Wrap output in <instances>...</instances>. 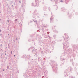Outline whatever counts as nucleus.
Here are the masks:
<instances>
[{"mask_svg":"<svg viewBox=\"0 0 78 78\" xmlns=\"http://www.w3.org/2000/svg\"><path fill=\"white\" fill-rule=\"evenodd\" d=\"M37 10H35V11H34V13H36V11H37Z\"/></svg>","mask_w":78,"mask_h":78,"instance_id":"obj_35","label":"nucleus"},{"mask_svg":"<svg viewBox=\"0 0 78 78\" xmlns=\"http://www.w3.org/2000/svg\"><path fill=\"white\" fill-rule=\"evenodd\" d=\"M44 53V51H41V54H43Z\"/></svg>","mask_w":78,"mask_h":78,"instance_id":"obj_29","label":"nucleus"},{"mask_svg":"<svg viewBox=\"0 0 78 78\" xmlns=\"http://www.w3.org/2000/svg\"><path fill=\"white\" fill-rule=\"evenodd\" d=\"M60 2H61V3H62V2H63V1L61 0L60 1Z\"/></svg>","mask_w":78,"mask_h":78,"instance_id":"obj_39","label":"nucleus"},{"mask_svg":"<svg viewBox=\"0 0 78 78\" xmlns=\"http://www.w3.org/2000/svg\"><path fill=\"white\" fill-rule=\"evenodd\" d=\"M14 57H15V56H16V55H14Z\"/></svg>","mask_w":78,"mask_h":78,"instance_id":"obj_53","label":"nucleus"},{"mask_svg":"<svg viewBox=\"0 0 78 78\" xmlns=\"http://www.w3.org/2000/svg\"><path fill=\"white\" fill-rule=\"evenodd\" d=\"M48 37L49 38V41H50V42H51V41H52V38L50 36H48Z\"/></svg>","mask_w":78,"mask_h":78,"instance_id":"obj_16","label":"nucleus"},{"mask_svg":"<svg viewBox=\"0 0 78 78\" xmlns=\"http://www.w3.org/2000/svg\"><path fill=\"white\" fill-rule=\"evenodd\" d=\"M17 19H15V22H17Z\"/></svg>","mask_w":78,"mask_h":78,"instance_id":"obj_40","label":"nucleus"},{"mask_svg":"<svg viewBox=\"0 0 78 78\" xmlns=\"http://www.w3.org/2000/svg\"><path fill=\"white\" fill-rule=\"evenodd\" d=\"M75 78V77H73V78Z\"/></svg>","mask_w":78,"mask_h":78,"instance_id":"obj_64","label":"nucleus"},{"mask_svg":"<svg viewBox=\"0 0 78 78\" xmlns=\"http://www.w3.org/2000/svg\"><path fill=\"white\" fill-rule=\"evenodd\" d=\"M5 56H6V53H5Z\"/></svg>","mask_w":78,"mask_h":78,"instance_id":"obj_54","label":"nucleus"},{"mask_svg":"<svg viewBox=\"0 0 78 78\" xmlns=\"http://www.w3.org/2000/svg\"><path fill=\"white\" fill-rule=\"evenodd\" d=\"M17 38L18 39V40H19V39H20V37H18Z\"/></svg>","mask_w":78,"mask_h":78,"instance_id":"obj_38","label":"nucleus"},{"mask_svg":"<svg viewBox=\"0 0 78 78\" xmlns=\"http://www.w3.org/2000/svg\"><path fill=\"white\" fill-rule=\"evenodd\" d=\"M29 24H30V23H28V25H29Z\"/></svg>","mask_w":78,"mask_h":78,"instance_id":"obj_59","label":"nucleus"},{"mask_svg":"<svg viewBox=\"0 0 78 78\" xmlns=\"http://www.w3.org/2000/svg\"><path fill=\"white\" fill-rule=\"evenodd\" d=\"M18 38H16V40H17H17H18Z\"/></svg>","mask_w":78,"mask_h":78,"instance_id":"obj_52","label":"nucleus"},{"mask_svg":"<svg viewBox=\"0 0 78 78\" xmlns=\"http://www.w3.org/2000/svg\"><path fill=\"white\" fill-rule=\"evenodd\" d=\"M32 6H34V7H35V6H36V5H34V3H32Z\"/></svg>","mask_w":78,"mask_h":78,"instance_id":"obj_27","label":"nucleus"},{"mask_svg":"<svg viewBox=\"0 0 78 78\" xmlns=\"http://www.w3.org/2000/svg\"><path fill=\"white\" fill-rule=\"evenodd\" d=\"M2 78V75L1 74H0V78Z\"/></svg>","mask_w":78,"mask_h":78,"instance_id":"obj_42","label":"nucleus"},{"mask_svg":"<svg viewBox=\"0 0 78 78\" xmlns=\"http://www.w3.org/2000/svg\"><path fill=\"white\" fill-rule=\"evenodd\" d=\"M28 42H31V40L30 39H29L28 40Z\"/></svg>","mask_w":78,"mask_h":78,"instance_id":"obj_30","label":"nucleus"},{"mask_svg":"<svg viewBox=\"0 0 78 78\" xmlns=\"http://www.w3.org/2000/svg\"><path fill=\"white\" fill-rule=\"evenodd\" d=\"M37 31V32L38 31L39 32H40V31L39 30H38Z\"/></svg>","mask_w":78,"mask_h":78,"instance_id":"obj_48","label":"nucleus"},{"mask_svg":"<svg viewBox=\"0 0 78 78\" xmlns=\"http://www.w3.org/2000/svg\"><path fill=\"white\" fill-rule=\"evenodd\" d=\"M64 35L65 36V38H64V36H63V37L64 38V40H65V42L63 44L64 49L65 48V47L67 48L69 46V41L68 39H69V36L66 33L64 34Z\"/></svg>","mask_w":78,"mask_h":78,"instance_id":"obj_2","label":"nucleus"},{"mask_svg":"<svg viewBox=\"0 0 78 78\" xmlns=\"http://www.w3.org/2000/svg\"><path fill=\"white\" fill-rule=\"evenodd\" d=\"M1 31H2V30H0V32H1Z\"/></svg>","mask_w":78,"mask_h":78,"instance_id":"obj_56","label":"nucleus"},{"mask_svg":"<svg viewBox=\"0 0 78 78\" xmlns=\"http://www.w3.org/2000/svg\"><path fill=\"white\" fill-rule=\"evenodd\" d=\"M17 28V26L16 25H15L14 26V28Z\"/></svg>","mask_w":78,"mask_h":78,"instance_id":"obj_31","label":"nucleus"},{"mask_svg":"<svg viewBox=\"0 0 78 78\" xmlns=\"http://www.w3.org/2000/svg\"><path fill=\"white\" fill-rule=\"evenodd\" d=\"M42 1H43V2H44V0H41Z\"/></svg>","mask_w":78,"mask_h":78,"instance_id":"obj_55","label":"nucleus"},{"mask_svg":"<svg viewBox=\"0 0 78 78\" xmlns=\"http://www.w3.org/2000/svg\"><path fill=\"white\" fill-rule=\"evenodd\" d=\"M44 76H43L41 78H44Z\"/></svg>","mask_w":78,"mask_h":78,"instance_id":"obj_57","label":"nucleus"},{"mask_svg":"<svg viewBox=\"0 0 78 78\" xmlns=\"http://www.w3.org/2000/svg\"><path fill=\"white\" fill-rule=\"evenodd\" d=\"M50 42L49 41V40L48 39H45L42 42L43 43H44V44L46 45V47H47V48H48L50 47Z\"/></svg>","mask_w":78,"mask_h":78,"instance_id":"obj_6","label":"nucleus"},{"mask_svg":"<svg viewBox=\"0 0 78 78\" xmlns=\"http://www.w3.org/2000/svg\"><path fill=\"white\" fill-rule=\"evenodd\" d=\"M33 22L37 23V20H34V19L32 21H30L31 23V22Z\"/></svg>","mask_w":78,"mask_h":78,"instance_id":"obj_18","label":"nucleus"},{"mask_svg":"<svg viewBox=\"0 0 78 78\" xmlns=\"http://www.w3.org/2000/svg\"><path fill=\"white\" fill-rule=\"evenodd\" d=\"M12 51H11V54H12Z\"/></svg>","mask_w":78,"mask_h":78,"instance_id":"obj_51","label":"nucleus"},{"mask_svg":"<svg viewBox=\"0 0 78 78\" xmlns=\"http://www.w3.org/2000/svg\"><path fill=\"white\" fill-rule=\"evenodd\" d=\"M62 10L63 12H65V8H62Z\"/></svg>","mask_w":78,"mask_h":78,"instance_id":"obj_21","label":"nucleus"},{"mask_svg":"<svg viewBox=\"0 0 78 78\" xmlns=\"http://www.w3.org/2000/svg\"><path fill=\"white\" fill-rule=\"evenodd\" d=\"M69 72H70V71L69 70H68V69H66V70H65L64 72V75L65 77H66V76H68L67 74L68 73H69Z\"/></svg>","mask_w":78,"mask_h":78,"instance_id":"obj_9","label":"nucleus"},{"mask_svg":"<svg viewBox=\"0 0 78 78\" xmlns=\"http://www.w3.org/2000/svg\"><path fill=\"white\" fill-rule=\"evenodd\" d=\"M48 37L49 38V41H50V42H51V41H52V38L50 36H48Z\"/></svg>","mask_w":78,"mask_h":78,"instance_id":"obj_15","label":"nucleus"},{"mask_svg":"<svg viewBox=\"0 0 78 78\" xmlns=\"http://www.w3.org/2000/svg\"><path fill=\"white\" fill-rule=\"evenodd\" d=\"M25 56H26V55H23L22 56V57L23 58H25Z\"/></svg>","mask_w":78,"mask_h":78,"instance_id":"obj_28","label":"nucleus"},{"mask_svg":"<svg viewBox=\"0 0 78 78\" xmlns=\"http://www.w3.org/2000/svg\"><path fill=\"white\" fill-rule=\"evenodd\" d=\"M31 56V55H29V57H28V56H27L25 58L26 60H29L30 61V62L28 63L29 66H30L32 69H34V72L38 71V70H41V67L39 66H36V64H38V63L37 62H35L34 61L33 59L30 58Z\"/></svg>","mask_w":78,"mask_h":78,"instance_id":"obj_1","label":"nucleus"},{"mask_svg":"<svg viewBox=\"0 0 78 78\" xmlns=\"http://www.w3.org/2000/svg\"><path fill=\"white\" fill-rule=\"evenodd\" d=\"M50 65L52 66V68L53 69V70L55 73L57 72V70H58V68L56 67V64L55 63V62L54 61L52 60L50 61Z\"/></svg>","mask_w":78,"mask_h":78,"instance_id":"obj_4","label":"nucleus"},{"mask_svg":"<svg viewBox=\"0 0 78 78\" xmlns=\"http://www.w3.org/2000/svg\"><path fill=\"white\" fill-rule=\"evenodd\" d=\"M0 47H2V44H1Z\"/></svg>","mask_w":78,"mask_h":78,"instance_id":"obj_44","label":"nucleus"},{"mask_svg":"<svg viewBox=\"0 0 78 78\" xmlns=\"http://www.w3.org/2000/svg\"><path fill=\"white\" fill-rule=\"evenodd\" d=\"M22 10H23V12H25V9H22Z\"/></svg>","mask_w":78,"mask_h":78,"instance_id":"obj_36","label":"nucleus"},{"mask_svg":"<svg viewBox=\"0 0 78 78\" xmlns=\"http://www.w3.org/2000/svg\"><path fill=\"white\" fill-rule=\"evenodd\" d=\"M53 37H54V39H56V35H54Z\"/></svg>","mask_w":78,"mask_h":78,"instance_id":"obj_24","label":"nucleus"},{"mask_svg":"<svg viewBox=\"0 0 78 78\" xmlns=\"http://www.w3.org/2000/svg\"><path fill=\"white\" fill-rule=\"evenodd\" d=\"M47 34H49V32H47Z\"/></svg>","mask_w":78,"mask_h":78,"instance_id":"obj_47","label":"nucleus"},{"mask_svg":"<svg viewBox=\"0 0 78 78\" xmlns=\"http://www.w3.org/2000/svg\"><path fill=\"white\" fill-rule=\"evenodd\" d=\"M63 64H64V63H62L60 65V66H62V65Z\"/></svg>","mask_w":78,"mask_h":78,"instance_id":"obj_43","label":"nucleus"},{"mask_svg":"<svg viewBox=\"0 0 78 78\" xmlns=\"http://www.w3.org/2000/svg\"><path fill=\"white\" fill-rule=\"evenodd\" d=\"M11 3H14V1H11Z\"/></svg>","mask_w":78,"mask_h":78,"instance_id":"obj_37","label":"nucleus"},{"mask_svg":"<svg viewBox=\"0 0 78 78\" xmlns=\"http://www.w3.org/2000/svg\"><path fill=\"white\" fill-rule=\"evenodd\" d=\"M45 78H48V77H47V75H45Z\"/></svg>","mask_w":78,"mask_h":78,"instance_id":"obj_33","label":"nucleus"},{"mask_svg":"<svg viewBox=\"0 0 78 78\" xmlns=\"http://www.w3.org/2000/svg\"><path fill=\"white\" fill-rule=\"evenodd\" d=\"M68 70H69V71H72V68L71 67H69L68 68Z\"/></svg>","mask_w":78,"mask_h":78,"instance_id":"obj_17","label":"nucleus"},{"mask_svg":"<svg viewBox=\"0 0 78 78\" xmlns=\"http://www.w3.org/2000/svg\"><path fill=\"white\" fill-rule=\"evenodd\" d=\"M44 60H42L41 62V66H44V65H45V58H44L43 59Z\"/></svg>","mask_w":78,"mask_h":78,"instance_id":"obj_11","label":"nucleus"},{"mask_svg":"<svg viewBox=\"0 0 78 78\" xmlns=\"http://www.w3.org/2000/svg\"><path fill=\"white\" fill-rule=\"evenodd\" d=\"M19 2L20 3H21V1H19Z\"/></svg>","mask_w":78,"mask_h":78,"instance_id":"obj_49","label":"nucleus"},{"mask_svg":"<svg viewBox=\"0 0 78 78\" xmlns=\"http://www.w3.org/2000/svg\"><path fill=\"white\" fill-rule=\"evenodd\" d=\"M7 22H8V23L9 22V20H7Z\"/></svg>","mask_w":78,"mask_h":78,"instance_id":"obj_50","label":"nucleus"},{"mask_svg":"<svg viewBox=\"0 0 78 78\" xmlns=\"http://www.w3.org/2000/svg\"><path fill=\"white\" fill-rule=\"evenodd\" d=\"M51 1V2H52V0H50Z\"/></svg>","mask_w":78,"mask_h":78,"instance_id":"obj_63","label":"nucleus"},{"mask_svg":"<svg viewBox=\"0 0 78 78\" xmlns=\"http://www.w3.org/2000/svg\"><path fill=\"white\" fill-rule=\"evenodd\" d=\"M7 69H9V66H7Z\"/></svg>","mask_w":78,"mask_h":78,"instance_id":"obj_46","label":"nucleus"},{"mask_svg":"<svg viewBox=\"0 0 78 78\" xmlns=\"http://www.w3.org/2000/svg\"><path fill=\"white\" fill-rule=\"evenodd\" d=\"M37 28H39V29L40 30H41L43 32V33L44 32V30L46 31L48 30V29L47 28V27L46 26H44V25L42 24L40 25L39 24H37Z\"/></svg>","mask_w":78,"mask_h":78,"instance_id":"obj_5","label":"nucleus"},{"mask_svg":"<svg viewBox=\"0 0 78 78\" xmlns=\"http://www.w3.org/2000/svg\"><path fill=\"white\" fill-rule=\"evenodd\" d=\"M70 77H71V78H73V76L71 75L70 76H69V78H70Z\"/></svg>","mask_w":78,"mask_h":78,"instance_id":"obj_32","label":"nucleus"},{"mask_svg":"<svg viewBox=\"0 0 78 78\" xmlns=\"http://www.w3.org/2000/svg\"><path fill=\"white\" fill-rule=\"evenodd\" d=\"M30 35L31 37H32V41H34V38L37 40V37L38 39V41L40 42V43H41L42 37H41V36H39V34H37L36 35H34V34H30Z\"/></svg>","mask_w":78,"mask_h":78,"instance_id":"obj_3","label":"nucleus"},{"mask_svg":"<svg viewBox=\"0 0 78 78\" xmlns=\"http://www.w3.org/2000/svg\"><path fill=\"white\" fill-rule=\"evenodd\" d=\"M62 56H60V58H61V61H63V60H64V61L65 60V59H62Z\"/></svg>","mask_w":78,"mask_h":78,"instance_id":"obj_25","label":"nucleus"},{"mask_svg":"<svg viewBox=\"0 0 78 78\" xmlns=\"http://www.w3.org/2000/svg\"><path fill=\"white\" fill-rule=\"evenodd\" d=\"M47 7H44V8L43 10H44V11H46V9H47Z\"/></svg>","mask_w":78,"mask_h":78,"instance_id":"obj_23","label":"nucleus"},{"mask_svg":"<svg viewBox=\"0 0 78 78\" xmlns=\"http://www.w3.org/2000/svg\"><path fill=\"white\" fill-rule=\"evenodd\" d=\"M69 2V0H65V2L66 4H67V2Z\"/></svg>","mask_w":78,"mask_h":78,"instance_id":"obj_26","label":"nucleus"},{"mask_svg":"<svg viewBox=\"0 0 78 78\" xmlns=\"http://www.w3.org/2000/svg\"><path fill=\"white\" fill-rule=\"evenodd\" d=\"M73 66H74V65H73Z\"/></svg>","mask_w":78,"mask_h":78,"instance_id":"obj_60","label":"nucleus"},{"mask_svg":"<svg viewBox=\"0 0 78 78\" xmlns=\"http://www.w3.org/2000/svg\"><path fill=\"white\" fill-rule=\"evenodd\" d=\"M32 17L33 18H34L35 19H36V15H33L32 16Z\"/></svg>","mask_w":78,"mask_h":78,"instance_id":"obj_22","label":"nucleus"},{"mask_svg":"<svg viewBox=\"0 0 78 78\" xmlns=\"http://www.w3.org/2000/svg\"><path fill=\"white\" fill-rule=\"evenodd\" d=\"M42 36H45V37H44L45 38H47V36H46V35H45V33H43V34H42Z\"/></svg>","mask_w":78,"mask_h":78,"instance_id":"obj_20","label":"nucleus"},{"mask_svg":"<svg viewBox=\"0 0 78 78\" xmlns=\"http://www.w3.org/2000/svg\"><path fill=\"white\" fill-rule=\"evenodd\" d=\"M48 52V53H50L51 52V51H50V50L48 49L47 50H46Z\"/></svg>","mask_w":78,"mask_h":78,"instance_id":"obj_19","label":"nucleus"},{"mask_svg":"<svg viewBox=\"0 0 78 78\" xmlns=\"http://www.w3.org/2000/svg\"><path fill=\"white\" fill-rule=\"evenodd\" d=\"M49 10H50V7H49Z\"/></svg>","mask_w":78,"mask_h":78,"instance_id":"obj_61","label":"nucleus"},{"mask_svg":"<svg viewBox=\"0 0 78 78\" xmlns=\"http://www.w3.org/2000/svg\"><path fill=\"white\" fill-rule=\"evenodd\" d=\"M76 66H78V64L76 63Z\"/></svg>","mask_w":78,"mask_h":78,"instance_id":"obj_41","label":"nucleus"},{"mask_svg":"<svg viewBox=\"0 0 78 78\" xmlns=\"http://www.w3.org/2000/svg\"><path fill=\"white\" fill-rule=\"evenodd\" d=\"M30 50L32 51L33 53L34 54V56H37V51H36L37 50H35V49H33V47H32L28 49V51H30Z\"/></svg>","mask_w":78,"mask_h":78,"instance_id":"obj_7","label":"nucleus"},{"mask_svg":"<svg viewBox=\"0 0 78 78\" xmlns=\"http://www.w3.org/2000/svg\"><path fill=\"white\" fill-rule=\"evenodd\" d=\"M54 18L53 16H51L50 18V20L51 23H53V20Z\"/></svg>","mask_w":78,"mask_h":78,"instance_id":"obj_14","label":"nucleus"},{"mask_svg":"<svg viewBox=\"0 0 78 78\" xmlns=\"http://www.w3.org/2000/svg\"><path fill=\"white\" fill-rule=\"evenodd\" d=\"M41 59L40 58H38V60L39 61H40V60H41Z\"/></svg>","mask_w":78,"mask_h":78,"instance_id":"obj_34","label":"nucleus"},{"mask_svg":"<svg viewBox=\"0 0 78 78\" xmlns=\"http://www.w3.org/2000/svg\"><path fill=\"white\" fill-rule=\"evenodd\" d=\"M3 71H5V69H4L3 70Z\"/></svg>","mask_w":78,"mask_h":78,"instance_id":"obj_62","label":"nucleus"},{"mask_svg":"<svg viewBox=\"0 0 78 78\" xmlns=\"http://www.w3.org/2000/svg\"><path fill=\"white\" fill-rule=\"evenodd\" d=\"M8 47H9V44H8Z\"/></svg>","mask_w":78,"mask_h":78,"instance_id":"obj_58","label":"nucleus"},{"mask_svg":"<svg viewBox=\"0 0 78 78\" xmlns=\"http://www.w3.org/2000/svg\"><path fill=\"white\" fill-rule=\"evenodd\" d=\"M72 16V15L71 14H70L69 17H70V16Z\"/></svg>","mask_w":78,"mask_h":78,"instance_id":"obj_45","label":"nucleus"},{"mask_svg":"<svg viewBox=\"0 0 78 78\" xmlns=\"http://www.w3.org/2000/svg\"><path fill=\"white\" fill-rule=\"evenodd\" d=\"M73 49H69L68 50V51L70 54L72 53V51L73 50V51H75V50H76V49H77V46H76L75 44L73 45Z\"/></svg>","mask_w":78,"mask_h":78,"instance_id":"obj_8","label":"nucleus"},{"mask_svg":"<svg viewBox=\"0 0 78 78\" xmlns=\"http://www.w3.org/2000/svg\"><path fill=\"white\" fill-rule=\"evenodd\" d=\"M55 27H56V26H55L54 27H52V29L53 30V31L54 33H58V31L57 30H55Z\"/></svg>","mask_w":78,"mask_h":78,"instance_id":"obj_12","label":"nucleus"},{"mask_svg":"<svg viewBox=\"0 0 78 78\" xmlns=\"http://www.w3.org/2000/svg\"><path fill=\"white\" fill-rule=\"evenodd\" d=\"M35 3H36V5L37 7H38L39 5V0H35Z\"/></svg>","mask_w":78,"mask_h":78,"instance_id":"obj_13","label":"nucleus"},{"mask_svg":"<svg viewBox=\"0 0 78 78\" xmlns=\"http://www.w3.org/2000/svg\"><path fill=\"white\" fill-rule=\"evenodd\" d=\"M75 56H76V55H75V53H73V58H72V57L70 56H69V58H70V61L71 62H72V60H73V59H74V60H75Z\"/></svg>","mask_w":78,"mask_h":78,"instance_id":"obj_10","label":"nucleus"}]
</instances>
